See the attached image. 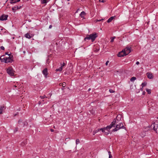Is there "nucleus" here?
Here are the masks:
<instances>
[{
    "mask_svg": "<svg viewBox=\"0 0 158 158\" xmlns=\"http://www.w3.org/2000/svg\"><path fill=\"white\" fill-rule=\"evenodd\" d=\"M115 73L116 74H117V73H120V72H119V71H115Z\"/></svg>",
    "mask_w": 158,
    "mask_h": 158,
    "instance_id": "obj_36",
    "label": "nucleus"
},
{
    "mask_svg": "<svg viewBox=\"0 0 158 158\" xmlns=\"http://www.w3.org/2000/svg\"><path fill=\"white\" fill-rule=\"evenodd\" d=\"M99 50V49H97L96 50H94V51L95 52H97Z\"/></svg>",
    "mask_w": 158,
    "mask_h": 158,
    "instance_id": "obj_40",
    "label": "nucleus"
},
{
    "mask_svg": "<svg viewBox=\"0 0 158 158\" xmlns=\"http://www.w3.org/2000/svg\"><path fill=\"white\" fill-rule=\"evenodd\" d=\"M20 0H11L10 1V3H14L17 2H19Z\"/></svg>",
    "mask_w": 158,
    "mask_h": 158,
    "instance_id": "obj_17",
    "label": "nucleus"
},
{
    "mask_svg": "<svg viewBox=\"0 0 158 158\" xmlns=\"http://www.w3.org/2000/svg\"><path fill=\"white\" fill-rule=\"evenodd\" d=\"M148 77L150 79H152L153 78V76L152 73H148L146 74Z\"/></svg>",
    "mask_w": 158,
    "mask_h": 158,
    "instance_id": "obj_11",
    "label": "nucleus"
},
{
    "mask_svg": "<svg viewBox=\"0 0 158 158\" xmlns=\"http://www.w3.org/2000/svg\"><path fill=\"white\" fill-rule=\"evenodd\" d=\"M0 48L1 50H4V49H5L4 47L3 46H1L0 47Z\"/></svg>",
    "mask_w": 158,
    "mask_h": 158,
    "instance_id": "obj_33",
    "label": "nucleus"
},
{
    "mask_svg": "<svg viewBox=\"0 0 158 158\" xmlns=\"http://www.w3.org/2000/svg\"><path fill=\"white\" fill-rule=\"evenodd\" d=\"M109 62V61H107L106 62V65H108V63Z\"/></svg>",
    "mask_w": 158,
    "mask_h": 158,
    "instance_id": "obj_42",
    "label": "nucleus"
},
{
    "mask_svg": "<svg viewBox=\"0 0 158 158\" xmlns=\"http://www.w3.org/2000/svg\"><path fill=\"white\" fill-rule=\"evenodd\" d=\"M131 47H127L125 49L123 50L125 54L127 55L131 52Z\"/></svg>",
    "mask_w": 158,
    "mask_h": 158,
    "instance_id": "obj_6",
    "label": "nucleus"
},
{
    "mask_svg": "<svg viewBox=\"0 0 158 158\" xmlns=\"http://www.w3.org/2000/svg\"><path fill=\"white\" fill-rule=\"evenodd\" d=\"M103 20V19H99V20H97V22H99V21H101Z\"/></svg>",
    "mask_w": 158,
    "mask_h": 158,
    "instance_id": "obj_38",
    "label": "nucleus"
},
{
    "mask_svg": "<svg viewBox=\"0 0 158 158\" xmlns=\"http://www.w3.org/2000/svg\"><path fill=\"white\" fill-rule=\"evenodd\" d=\"M14 86L15 87H16V86L15 85H14Z\"/></svg>",
    "mask_w": 158,
    "mask_h": 158,
    "instance_id": "obj_50",
    "label": "nucleus"
},
{
    "mask_svg": "<svg viewBox=\"0 0 158 158\" xmlns=\"http://www.w3.org/2000/svg\"><path fill=\"white\" fill-rule=\"evenodd\" d=\"M109 91L110 93H114L115 92V91L114 90L111 89H110Z\"/></svg>",
    "mask_w": 158,
    "mask_h": 158,
    "instance_id": "obj_29",
    "label": "nucleus"
},
{
    "mask_svg": "<svg viewBox=\"0 0 158 158\" xmlns=\"http://www.w3.org/2000/svg\"><path fill=\"white\" fill-rule=\"evenodd\" d=\"M18 123L20 125L23 126V127L25 126H27L28 124L27 122L25 121H23L21 119H19L18 121Z\"/></svg>",
    "mask_w": 158,
    "mask_h": 158,
    "instance_id": "obj_7",
    "label": "nucleus"
},
{
    "mask_svg": "<svg viewBox=\"0 0 158 158\" xmlns=\"http://www.w3.org/2000/svg\"><path fill=\"white\" fill-rule=\"evenodd\" d=\"M44 101V100H42V102H43Z\"/></svg>",
    "mask_w": 158,
    "mask_h": 158,
    "instance_id": "obj_52",
    "label": "nucleus"
},
{
    "mask_svg": "<svg viewBox=\"0 0 158 158\" xmlns=\"http://www.w3.org/2000/svg\"><path fill=\"white\" fill-rule=\"evenodd\" d=\"M99 131V129H98L95 130L94 131L93 135H94L95 134L97 133Z\"/></svg>",
    "mask_w": 158,
    "mask_h": 158,
    "instance_id": "obj_20",
    "label": "nucleus"
},
{
    "mask_svg": "<svg viewBox=\"0 0 158 158\" xmlns=\"http://www.w3.org/2000/svg\"><path fill=\"white\" fill-rule=\"evenodd\" d=\"M79 143H80L79 140L78 139H77L76 140V144L77 145V144H78Z\"/></svg>",
    "mask_w": 158,
    "mask_h": 158,
    "instance_id": "obj_27",
    "label": "nucleus"
},
{
    "mask_svg": "<svg viewBox=\"0 0 158 158\" xmlns=\"http://www.w3.org/2000/svg\"><path fill=\"white\" fill-rule=\"evenodd\" d=\"M66 84L65 82H63L62 83V86L63 87H65L66 86Z\"/></svg>",
    "mask_w": 158,
    "mask_h": 158,
    "instance_id": "obj_31",
    "label": "nucleus"
},
{
    "mask_svg": "<svg viewBox=\"0 0 158 158\" xmlns=\"http://www.w3.org/2000/svg\"><path fill=\"white\" fill-rule=\"evenodd\" d=\"M47 0H41V3L42 4L46 3H47Z\"/></svg>",
    "mask_w": 158,
    "mask_h": 158,
    "instance_id": "obj_23",
    "label": "nucleus"
},
{
    "mask_svg": "<svg viewBox=\"0 0 158 158\" xmlns=\"http://www.w3.org/2000/svg\"><path fill=\"white\" fill-rule=\"evenodd\" d=\"M136 79V78L134 77H132L130 81H131L132 82L134 81Z\"/></svg>",
    "mask_w": 158,
    "mask_h": 158,
    "instance_id": "obj_19",
    "label": "nucleus"
},
{
    "mask_svg": "<svg viewBox=\"0 0 158 158\" xmlns=\"http://www.w3.org/2000/svg\"><path fill=\"white\" fill-rule=\"evenodd\" d=\"M59 85H60V86H62V83H60V84Z\"/></svg>",
    "mask_w": 158,
    "mask_h": 158,
    "instance_id": "obj_47",
    "label": "nucleus"
},
{
    "mask_svg": "<svg viewBox=\"0 0 158 158\" xmlns=\"http://www.w3.org/2000/svg\"><path fill=\"white\" fill-rule=\"evenodd\" d=\"M85 13L84 11H82L80 14V16L82 18L83 17V16L85 15Z\"/></svg>",
    "mask_w": 158,
    "mask_h": 158,
    "instance_id": "obj_18",
    "label": "nucleus"
},
{
    "mask_svg": "<svg viewBox=\"0 0 158 158\" xmlns=\"http://www.w3.org/2000/svg\"><path fill=\"white\" fill-rule=\"evenodd\" d=\"M12 10L13 11H15L16 10H17V8H16V6H15L12 8Z\"/></svg>",
    "mask_w": 158,
    "mask_h": 158,
    "instance_id": "obj_25",
    "label": "nucleus"
},
{
    "mask_svg": "<svg viewBox=\"0 0 158 158\" xmlns=\"http://www.w3.org/2000/svg\"><path fill=\"white\" fill-rule=\"evenodd\" d=\"M26 144V143L25 142H23L22 144V145H25Z\"/></svg>",
    "mask_w": 158,
    "mask_h": 158,
    "instance_id": "obj_37",
    "label": "nucleus"
},
{
    "mask_svg": "<svg viewBox=\"0 0 158 158\" xmlns=\"http://www.w3.org/2000/svg\"><path fill=\"white\" fill-rule=\"evenodd\" d=\"M25 37L27 38L30 39L32 37L31 35H30L29 33H27L25 35Z\"/></svg>",
    "mask_w": 158,
    "mask_h": 158,
    "instance_id": "obj_15",
    "label": "nucleus"
},
{
    "mask_svg": "<svg viewBox=\"0 0 158 158\" xmlns=\"http://www.w3.org/2000/svg\"><path fill=\"white\" fill-rule=\"evenodd\" d=\"M4 55L2 56L0 58V60L2 62H4L5 63L6 59L5 58H2V57L4 56Z\"/></svg>",
    "mask_w": 158,
    "mask_h": 158,
    "instance_id": "obj_14",
    "label": "nucleus"
},
{
    "mask_svg": "<svg viewBox=\"0 0 158 158\" xmlns=\"http://www.w3.org/2000/svg\"><path fill=\"white\" fill-rule=\"evenodd\" d=\"M97 37L98 35L97 33L95 32L89 35H87L84 38V40H86L91 39L92 41L93 42Z\"/></svg>",
    "mask_w": 158,
    "mask_h": 158,
    "instance_id": "obj_3",
    "label": "nucleus"
},
{
    "mask_svg": "<svg viewBox=\"0 0 158 158\" xmlns=\"http://www.w3.org/2000/svg\"><path fill=\"white\" fill-rule=\"evenodd\" d=\"M65 63H63L62 65H61V66H62V68L63 67V66H65Z\"/></svg>",
    "mask_w": 158,
    "mask_h": 158,
    "instance_id": "obj_39",
    "label": "nucleus"
},
{
    "mask_svg": "<svg viewBox=\"0 0 158 158\" xmlns=\"http://www.w3.org/2000/svg\"><path fill=\"white\" fill-rule=\"evenodd\" d=\"M7 73L11 76H15V71L11 67L8 68L7 69Z\"/></svg>",
    "mask_w": 158,
    "mask_h": 158,
    "instance_id": "obj_4",
    "label": "nucleus"
},
{
    "mask_svg": "<svg viewBox=\"0 0 158 158\" xmlns=\"http://www.w3.org/2000/svg\"><path fill=\"white\" fill-rule=\"evenodd\" d=\"M118 116H117L116 118L113 120L110 125L106 127L99 129V131H102L103 132H105V134L106 135L108 134L110 132V131H109L110 129L113 127H114L115 126L114 125L118 123Z\"/></svg>",
    "mask_w": 158,
    "mask_h": 158,
    "instance_id": "obj_1",
    "label": "nucleus"
},
{
    "mask_svg": "<svg viewBox=\"0 0 158 158\" xmlns=\"http://www.w3.org/2000/svg\"><path fill=\"white\" fill-rule=\"evenodd\" d=\"M146 85V84L144 82H143L142 83V84H141V86H142V87H143L144 86H145Z\"/></svg>",
    "mask_w": 158,
    "mask_h": 158,
    "instance_id": "obj_28",
    "label": "nucleus"
},
{
    "mask_svg": "<svg viewBox=\"0 0 158 158\" xmlns=\"http://www.w3.org/2000/svg\"><path fill=\"white\" fill-rule=\"evenodd\" d=\"M139 64V61H137L136 62V64H137V65H138Z\"/></svg>",
    "mask_w": 158,
    "mask_h": 158,
    "instance_id": "obj_43",
    "label": "nucleus"
},
{
    "mask_svg": "<svg viewBox=\"0 0 158 158\" xmlns=\"http://www.w3.org/2000/svg\"><path fill=\"white\" fill-rule=\"evenodd\" d=\"M8 15H2L0 17V20L1 21L6 20L7 19Z\"/></svg>",
    "mask_w": 158,
    "mask_h": 158,
    "instance_id": "obj_9",
    "label": "nucleus"
},
{
    "mask_svg": "<svg viewBox=\"0 0 158 158\" xmlns=\"http://www.w3.org/2000/svg\"><path fill=\"white\" fill-rule=\"evenodd\" d=\"M41 102H42L41 101H39L38 102V104L39 105H40L41 104Z\"/></svg>",
    "mask_w": 158,
    "mask_h": 158,
    "instance_id": "obj_45",
    "label": "nucleus"
},
{
    "mask_svg": "<svg viewBox=\"0 0 158 158\" xmlns=\"http://www.w3.org/2000/svg\"><path fill=\"white\" fill-rule=\"evenodd\" d=\"M18 127H16L15 128V130L14 132H15L17 131H18Z\"/></svg>",
    "mask_w": 158,
    "mask_h": 158,
    "instance_id": "obj_34",
    "label": "nucleus"
},
{
    "mask_svg": "<svg viewBox=\"0 0 158 158\" xmlns=\"http://www.w3.org/2000/svg\"><path fill=\"white\" fill-rule=\"evenodd\" d=\"M43 74L45 76V77H47L48 75L47 69L45 68L42 71Z\"/></svg>",
    "mask_w": 158,
    "mask_h": 158,
    "instance_id": "obj_12",
    "label": "nucleus"
},
{
    "mask_svg": "<svg viewBox=\"0 0 158 158\" xmlns=\"http://www.w3.org/2000/svg\"><path fill=\"white\" fill-rule=\"evenodd\" d=\"M16 8H17V10H18V9H20L21 8V6H16Z\"/></svg>",
    "mask_w": 158,
    "mask_h": 158,
    "instance_id": "obj_35",
    "label": "nucleus"
},
{
    "mask_svg": "<svg viewBox=\"0 0 158 158\" xmlns=\"http://www.w3.org/2000/svg\"><path fill=\"white\" fill-rule=\"evenodd\" d=\"M117 116H118V122L120 120L121 116L119 115H118ZM118 123H116L114 125L115 126L114 127H116L112 131H117L121 128H125V127H124L122 123H120L118 124Z\"/></svg>",
    "mask_w": 158,
    "mask_h": 158,
    "instance_id": "obj_2",
    "label": "nucleus"
},
{
    "mask_svg": "<svg viewBox=\"0 0 158 158\" xmlns=\"http://www.w3.org/2000/svg\"><path fill=\"white\" fill-rule=\"evenodd\" d=\"M6 108V107L4 106H0V114H2L3 110H5Z\"/></svg>",
    "mask_w": 158,
    "mask_h": 158,
    "instance_id": "obj_13",
    "label": "nucleus"
},
{
    "mask_svg": "<svg viewBox=\"0 0 158 158\" xmlns=\"http://www.w3.org/2000/svg\"><path fill=\"white\" fill-rule=\"evenodd\" d=\"M109 155V158H110L112 157V156L111 155V153L110 151L108 152Z\"/></svg>",
    "mask_w": 158,
    "mask_h": 158,
    "instance_id": "obj_30",
    "label": "nucleus"
},
{
    "mask_svg": "<svg viewBox=\"0 0 158 158\" xmlns=\"http://www.w3.org/2000/svg\"><path fill=\"white\" fill-rule=\"evenodd\" d=\"M126 55L125 54L124 52H123V50H122V51L121 52H119L118 55V56L120 57H123V56H124Z\"/></svg>",
    "mask_w": 158,
    "mask_h": 158,
    "instance_id": "obj_10",
    "label": "nucleus"
},
{
    "mask_svg": "<svg viewBox=\"0 0 158 158\" xmlns=\"http://www.w3.org/2000/svg\"><path fill=\"white\" fill-rule=\"evenodd\" d=\"M5 55H8L9 56H11L12 55L10 54H9L8 52H6L5 53Z\"/></svg>",
    "mask_w": 158,
    "mask_h": 158,
    "instance_id": "obj_32",
    "label": "nucleus"
},
{
    "mask_svg": "<svg viewBox=\"0 0 158 158\" xmlns=\"http://www.w3.org/2000/svg\"><path fill=\"white\" fill-rule=\"evenodd\" d=\"M91 90V89L90 88H89L88 89V91H89Z\"/></svg>",
    "mask_w": 158,
    "mask_h": 158,
    "instance_id": "obj_48",
    "label": "nucleus"
},
{
    "mask_svg": "<svg viewBox=\"0 0 158 158\" xmlns=\"http://www.w3.org/2000/svg\"><path fill=\"white\" fill-rule=\"evenodd\" d=\"M151 127H153L154 130L158 134V122H154L152 125Z\"/></svg>",
    "mask_w": 158,
    "mask_h": 158,
    "instance_id": "obj_5",
    "label": "nucleus"
},
{
    "mask_svg": "<svg viewBox=\"0 0 158 158\" xmlns=\"http://www.w3.org/2000/svg\"><path fill=\"white\" fill-rule=\"evenodd\" d=\"M52 25H50L49 26V29H51L52 28Z\"/></svg>",
    "mask_w": 158,
    "mask_h": 158,
    "instance_id": "obj_44",
    "label": "nucleus"
},
{
    "mask_svg": "<svg viewBox=\"0 0 158 158\" xmlns=\"http://www.w3.org/2000/svg\"><path fill=\"white\" fill-rule=\"evenodd\" d=\"M13 56H9L8 57H5L6 61L5 63H8L10 62H11L12 61V57Z\"/></svg>",
    "mask_w": 158,
    "mask_h": 158,
    "instance_id": "obj_8",
    "label": "nucleus"
},
{
    "mask_svg": "<svg viewBox=\"0 0 158 158\" xmlns=\"http://www.w3.org/2000/svg\"><path fill=\"white\" fill-rule=\"evenodd\" d=\"M115 17V16H112L111 17H110L107 21V23H110V22H111L112 20L114 19V18Z\"/></svg>",
    "mask_w": 158,
    "mask_h": 158,
    "instance_id": "obj_16",
    "label": "nucleus"
},
{
    "mask_svg": "<svg viewBox=\"0 0 158 158\" xmlns=\"http://www.w3.org/2000/svg\"><path fill=\"white\" fill-rule=\"evenodd\" d=\"M115 38V37H112L110 38L111 40L110 42H113L114 41V40Z\"/></svg>",
    "mask_w": 158,
    "mask_h": 158,
    "instance_id": "obj_22",
    "label": "nucleus"
},
{
    "mask_svg": "<svg viewBox=\"0 0 158 158\" xmlns=\"http://www.w3.org/2000/svg\"><path fill=\"white\" fill-rule=\"evenodd\" d=\"M61 89H62V90H63V89H63V88H62Z\"/></svg>",
    "mask_w": 158,
    "mask_h": 158,
    "instance_id": "obj_51",
    "label": "nucleus"
},
{
    "mask_svg": "<svg viewBox=\"0 0 158 158\" xmlns=\"http://www.w3.org/2000/svg\"><path fill=\"white\" fill-rule=\"evenodd\" d=\"M50 131L51 132H53L54 131V130L53 129H51Z\"/></svg>",
    "mask_w": 158,
    "mask_h": 158,
    "instance_id": "obj_46",
    "label": "nucleus"
},
{
    "mask_svg": "<svg viewBox=\"0 0 158 158\" xmlns=\"http://www.w3.org/2000/svg\"><path fill=\"white\" fill-rule=\"evenodd\" d=\"M68 1H70V0H67Z\"/></svg>",
    "mask_w": 158,
    "mask_h": 158,
    "instance_id": "obj_53",
    "label": "nucleus"
},
{
    "mask_svg": "<svg viewBox=\"0 0 158 158\" xmlns=\"http://www.w3.org/2000/svg\"><path fill=\"white\" fill-rule=\"evenodd\" d=\"M40 98L41 99H43L45 98H47V97L45 95H44V96H40Z\"/></svg>",
    "mask_w": 158,
    "mask_h": 158,
    "instance_id": "obj_26",
    "label": "nucleus"
},
{
    "mask_svg": "<svg viewBox=\"0 0 158 158\" xmlns=\"http://www.w3.org/2000/svg\"><path fill=\"white\" fill-rule=\"evenodd\" d=\"M25 52H25V51H24L23 52V53H25Z\"/></svg>",
    "mask_w": 158,
    "mask_h": 158,
    "instance_id": "obj_49",
    "label": "nucleus"
},
{
    "mask_svg": "<svg viewBox=\"0 0 158 158\" xmlns=\"http://www.w3.org/2000/svg\"><path fill=\"white\" fill-rule=\"evenodd\" d=\"M146 91L148 94H150L151 93V90L148 89H147Z\"/></svg>",
    "mask_w": 158,
    "mask_h": 158,
    "instance_id": "obj_24",
    "label": "nucleus"
},
{
    "mask_svg": "<svg viewBox=\"0 0 158 158\" xmlns=\"http://www.w3.org/2000/svg\"><path fill=\"white\" fill-rule=\"evenodd\" d=\"M104 0H99V1L102 2H105Z\"/></svg>",
    "mask_w": 158,
    "mask_h": 158,
    "instance_id": "obj_41",
    "label": "nucleus"
},
{
    "mask_svg": "<svg viewBox=\"0 0 158 158\" xmlns=\"http://www.w3.org/2000/svg\"><path fill=\"white\" fill-rule=\"evenodd\" d=\"M62 70V66H61L59 68L56 69V71H61Z\"/></svg>",
    "mask_w": 158,
    "mask_h": 158,
    "instance_id": "obj_21",
    "label": "nucleus"
}]
</instances>
